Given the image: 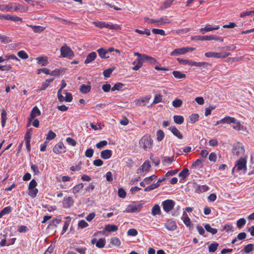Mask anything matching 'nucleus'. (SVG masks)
Wrapping results in <instances>:
<instances>
[{
  "label": "nucleus",
  "mask_w": 254,
  "mask_h": 254,
  "mask_svg": "<svg viewBox=\"0 0 254 254\" xmlns=\"http://www.w3.org/2000/svg\"><path fill=\"white\" fill-rule=\"evenodd\" d=\"M27 26L28 27H30L35 33H41L45 29V28L44 27L39 25H32L27 24Z\"/></svg>",
  "instance_id": "nucleus-24"
},
{
  "label": "nucleus",
  "mask_w": 254,
  "mask_h": 254,
  "mask_svg": "<svg viewBox=\"0 0 254 254\" xmlns=\"http://www.w3.org/2000/svg\"><path fill=\"white\" fill-rule=\"evenodd\" d=\"M114 69H115V67H113L109 68L108 69L104 70L103 72L104 76L105 77H110L111 74L114 71Z\"/></svg>",
  "instance_id": "nucleus-56"
},
{
  "label": "nucleus",
  "mask_w": 254,
  "mask_h": 254,
  "mask_svg": "<svg viewBox=\"0 0 254 254\" xmlns=\"http://www.w3.org/2000/svg\"><path fill=\"white\" fill-rule=\"evenodd\" d=\"M232 126V128L234 129H235L238 131H247V128L246 127L243 126L241 124V122L238 121L236 119L235 123Z\"/></svg>",
  "instance_id": "nucleus-16"
},
{
  "label": "nucleus",
  "mask_w": 254,
  "mask_h": 254,
  "mask_svg": "<svg viewBox=\"0 0 254 254\" xmlns=\"http://www.w3.org/2000/svg\"><path fill=\"white\" fill-rule=\"evenodd\" d=\"M91 86L90 84H82L80 87V91L83 94H86L91 90Z\"/></svg>",
  "instance_id": "nucleus-29"
},
{
  "label": "nucleus",
  "mask_w": 254,
  "mask_h": 254,
  "mask_svg": "<svg viewBox=\"0 0 254 254\" xmlns=\"http://www.w3.org/2000/svg\"><path fill=\"white\" fill-rule=\"evenodd\" d=\"M97 57V54L95 52H92L89 54L84 61L85 64H88L94 61Z\"/></svg>",
  "instance_id": "nucleus-20"
},
{
  "label": "nucleus",
  "mask_w": 254,
  "mask_h": 254,
  "mask_svg": "<svg viewBox=\"0 0 254 254\" xmlns=\"http://www.w3.org/2000/svg\"><path fill=\"white\" fill-rule=\"evenodd\" d=\"M93 23L97 27L100 28H103L105 27V22L96 20L93 21Z\"/></svg>",
  "instance_id": "nucleus-55"
},
{
  "label": "nucleus",
  "mask_w": 254,
  "mask_h": 254,
  "mask_svg": "<svg viewBox=\"0 0 254 254\" xmlns=\"http://www.w3.org/2000/svg\"><path fill=\"white\" fill-rule=\"evenodd\" d=\"M97 52H98L99 56L102 59H107L109 58V57H106V55L107 54V51L104 48H100L97 50Z\"/></svg>",
  "instance_id": "nucleus-39"
},
{
  "label": "nucleus",
  "mask_w": 254,
  "mask_h": 254,
  "mask_svg": "<svg viewBox=\"0 0 254 254\" xmlns=\"http://www.w3.org/2000/svg\"><path fill=\"white\" fill-rule=\"evenodd\" d=\"M181 219L183 220V222L186 225V226L190 228L192 226L190 219L188 217L186 212H183Z\"/></svg>",
  "instance_id": "nucleus-19"
},
{
  "label": "nucleus",
  "mask_w": 254,
  "mask_h": 254,
  "mask_svg": "<svg viewBox=\"0 0 254 254\" xmlns=\"http://www.w3.org/2000/svg\"><path fill=\"white\" fill-rule=\"evenodd\" d=\"M189 175V169L188 168L184 169L179 174V176L183 178H186Z\"/></svg>",
  "instance_id": "nucleus-53"
},
{
  "label": "nucleus",
  "mask_w": 254,
  "mask_h": 254,
  "mask_svg": "<svg viewBox=\"0 0 254 254\" xmlns=\"http://www.w3.org/2000/svg\"><path fill=\"white\" fill-rule=\"evenodd\" d=\"M141 205L130 204L128 205L124 211L126 213H136L141 210Z\"/></svg>",
  "instance_id": "nucleus-10"
},
{
  "label": "nucleus",
  "mask_w": 254,
  "mask_h": 254,
  "mask_svg": "<svg viewBox=\"0 0 254 254\" xmlns=\"http://www.w3.org/2000/svg\"><path fill=\"white\" fill-rule=\"evenodd\" d=\"M204 227L206 231L212 235H214L217 233V229L212 228L209 224H205Z\"/></svg>",
  "instance_id": "nucleus-35"
},
{
  "label": "nucleus",
  "mask_w": 254,
  "mask_h": 254,
  "mask_svg": "<svg viewBox=\"0 0 254 254\" xmlns=\"http://www.w3.org/2000/svg\"><path fill=\"white\" fill-rule=\"evenodd\" d=\"M223 119L224 124H234L235 123L236 120V118L228 116L225 117Z\"/></svg>",
  "instance_id": "nucleus-37"
},
{
  "label": "nucleus",
  "mask_w": 254,
  "mask_h": 254,
  "mask_svg": "<svg viewBox=\"0 0 254 254\" xmlns=\"http://www.w3.org/2000/svg\"><path fill=\"white\" fill-rule=\"evenodd\" d=\"M106 244V240L104 238L99 239L96 243V246L99 248H103Z\"/></svg>",
  "instance_id": "nucleus-46"
},
{
  "label": "nucleus",
  "mask_w": 254,
  "mask_h": 254,
  "mask_svg": "<svg viewBox=\"0 0 254 254\" xmlns=\"http://www.w3.org/2000/svg\"><path fill=\"white\" fill-rule=\"evenodd\" d=\"M157 179V176L155 175H153L149 177H146L145 178V182H146V184L147 185L151 183V182Z\"/></svg>",
  "instance_id": "nucleus-62"
},
{
  "label": "nucleus",
  "mask_w": 254,
  "mask_h": 254,
  "mask_svg": "<svg viewBox=\"0 0 254 254\" xmlns=\"http://www.w3.org/2000/svg\"><path fill=\"white\" fill-rule=\"evenodd\" d=\"M172 73L174 76L177 79L184 78L186 76L185 74L178 70L173 71Z\"/></svg>",
  "instance_id": "nucleus-41"
},
{
  "label": "nucleus",
  "mask_w": 254,
  "mask_h": 254,
  "mask_svg": "<svg viewBox=\"0 0 254 254\" xmlns=\"http://www.w3.org/2000/svg\"><path fill=\"white\" fill-rule=\"evenodd\" d=\"M74 201L72 197L65 196L63 200V205L65 208H68L72 206L73 204Z\"/></svg>",
  "instance_id": "nucleus-15"
},
{
  "label": "nucleus",
  "mask_w": 254,
  "mask_h": 254,
  "mask_svg": "<svg viewBox=\"0 0 254 254\" xmlns=\"http://www.w3.org/2000/svg\"><path fill=\"white\" fill-rule=\"evenodd\" d=\"M230 55V53L227 52L216 53L208 52L205 53V56L207 58H215L217 59L225 58Z\"/></svg>",
  "instance_id": "nucleus-6"
},
{
  "label": "nucleus",
  "mask_w": 254,
  "mask_h": 254,
  "mask_svg": "<svg viewBox=\"0 0 254 254\" xmlns=\"http://www.w3.org/2000/svg\"><path fill=\"white\" fill-rule=\"evenodd\" d=\"M174 122L177 124H182L184 121V118L182 116L175 115L173 117Z\"/></svg>",
  "instance_id": "nucleus-43"
},
{
  "label": "nucleus",
  "mask_w": 254,
  "mask_h": 254,
  "mask_svg": "<svg viewBox=\"0 0 254 254\" xmlns=\"http://www.w3.org/2000/svg\"><path fill=\"white\" fill-rule=\"evenodd\" d=\"M109 29L120 30L121 27L117 24H111L105 22V27Z\"/></svg>",
  "instance_id": "nucleus-45"
},
{
  "label": "nucleus",
  "mask_w": 254,
  "mask_h": 254,
  "mask_svg": "<svg viewBox=\"0 0 254 254\" xmlns=\"http://www.w3.org/2000/svg\"><path fill=\"white\" fill-rule=\"evenodd\" d=\"M165 227L170 231H175L177 228V225L175 221L172 220H168L164 223Z\"/></svg>",
  "instance_id": "nucleus-14"
},
{
  "label": "nucleus",
  "mask_w": 254,
  "mask_h": 254,
  "mask_svg": "<svg viewBox=\"0 0 254 254\" xmlns=\"http://www.w3.org/2000/svg\"><path fill=\"white\" fill-rule=\"evenodd\" d=\"M40 115L41 111L37 106L34 107L31 111L30 117L28 118L29 122L30 123L33 119L40 116Z\"/></svg>",
  "instance_id": "nucleus-12"
},
{
  "label": "nucleus",
  "mask_w": 254,
  "mask_h": 254,
  "mask_svg": "<svg viewBox=\"0 0 254 254\" xmlns=\"http://www.w3.org/2000/svg\"><path fill=\"white\" fill-rule=\"evenodd\" d=\"M247 161L245 158H241L237 161L235 167L232 169V172L236 169L237 171L244 170L246 171L247 170Z\"/></svg>",
  "instance_id": "nucleus-5"
},
{
  "label": "nucleus",
  "mask_w": 254,
  "mask_h": 254,
  "mask_svg": "<svg viewBox=\"0 0 254 254\" xmlns=\"http://www.w3.org/2000/svg\"><path fill=\"white\" fill-rule=\"evenodd\" d=\"M174 157H164L163 158L162 163L164 165H170L174 161Z\"/></svg>",
  "instance_id": "nucleus-32"
},
{
  "label": "nucleus",
  "mask_w": 254,
  "mask_h": 254,
  "mask_svg": "<svg viewBox=\"0 0 254 254\" xmlns=\"http://www.w3.org/2000/svg\"><path fill=\"white\" fill-rule=\"evenodd\" d=\"M28 10V8L25 7L20 4H18L15 7L13 6L12 11H19L20 12H25Z\"/></svg>",
  "instance_id": "nucleus-36"
},
{
  "label": "nucleus",
  "mask_w": 254,
  "mask_h": 254,
  "mask_svg": "<svg viewBox=\"0 0 254 254\" xmlns=\"http://www.w3.org/2000/svg\"><path fill=\"white\" fill-rule=\"evenodd\" d=\"M169 129L171 130V131L172 132V133L176 136L177 138H178L180 139H181L183 138V136L181 133V132L179 131V130L177 128L175 127H171L169 128Z\"/></svg>",
  "instance_id": "nucleus-22"
},
{
  "label": "nucleus",
  "mask_w": 254,
  "mask_h": 254,
  "mask_svg": "<svg viewBox=\"0 0 254 254\" xmlns=\"http://www.w3.org/2000/svg\"><path fill=\"white\" fill-rule=\"evenodd\" d=\"M118 227L115 225H107L105 228L104 230L106 231H108L109 232H116L118 230Z\"/></svg>",
  "instance_id": "nucleus-31"
},
{
  "label": "nucleus",
  "mask_w": 254,
  "mask_h": 254,
  "mask_svg": "<svg viewBox=\"0 0 254 254\" xmlns=\"http://www.w3.org/2000/svg\"><path fill=\"white\" fill-rule=\"evenodd\" d=\"M152 144L153 140L151 138L150 136L148 135L143 136L139 141L140 147L144 150L151 148L152 146Z\"/></svg>",
  "instance_id": "nucleus-3"
},
{
  "label": "nucleus",
  "mask_w": 254,
  "mask_h": 254,
  "mask_svg": "<svg viewBox=\"0 0 254 254\" xmlns=\"http://www.w3.org/2000/svg\"><path fill=\"white\" fill-rule=\"evenodd\" d=\"M157 140L158 141H162L164 138V133L162 130H158L157 132Z\"/></svg>",
  "instance_id": "nucleus-52"
},
{
  "label": "nucleus",
  "mask_w": 254,
  "mask_h": 254,
  "mask_svg": "<svg viewBox=\"0 0 254 254\" xmlns=\"http://www.w3.org/2000/svg\"><path fill=\"white\" fill-rule=\"evenodd\" d=\"M246 223V220L245 218H241L239 219L237 222V227L239 229H241L243 226H244Z\"/></svg>",
  "instance_id": "nucleus-54"
},
{
  "label": "nucleus",
  "mask_w": 254,
  "mask_h": 254,
  "mask_svg": "<svg viewBox=\"0 0 254 254\" xmlns=\"http://www.w3.org/2000/svg\"><path fill=\"white\" fill-rule=\"evenodd\" d=\"M144 21L148 23L155 24L156 26L164 25L166 23H169L170 22V21L166 17H162L158 19L145 17L144 18Z\"/></svg>",
  "instance_id": "nucleus-4"
},
{
  "label": "nucleus",
  "mask_w": 254,
  "mask_h": 254,
  "mask_svg": "<svg viewBox=\"0 0 254 254\" xmlns=\"http://www.w3.org/2000/svg\"><path fill=\"white\" fill-rule=\"evenodd\" d=\"M186 53V50L185 48H181L176 49L173 50L170 54L172 56H179L180 55H183Z\"/></svg>",
  "instance_id": "nucleus-21"
},
{
  "label": "nucleus",
  "mask_w": 254,
  "mask_h": 254,
  "mask_svg": "<svg viewBox=\"0 0 254 254\" xmlns=\"http://www.w3.org/2000/svg\"><path fill=\"white\" fill-rule=\"evenodd\" d=\"M152 32L155 34H159L162 36L166 35L165 31L162 29L153 28L152 30Z\"/></svg>",
  "instance_id": "nucleus-57"
},
{
  "label": "nucleus",
  "mask_w": 254,
  "mask_h": 254,
  "mask_svg": "<svg viewBox=\"0 0 254 254\" xmlns=\"http://www.w3.org/2000/svg\"><path fill=\"white\" fill-rule=\"evenodd\" d=\"M134 55L135 56H137V59L132 63V64H135V65L138 64V60H141L142 59V57H143V56H144V54H141L138 52H134Z\"/></svg>",
  "instance_id": "nucleus-61"
},
{
  "label": "nucleus",
  "mask_w": 254,
  "mask_h": 254,
  "mask_svg": "<svg viewBox=\"0 0 254 254\" xmlns=\"http://www.w3.org/2000/svg\"><path fill=\"white\" fill-rule=\"evenodd\" d=\"M127 234L128 236L134 237L138 234V232L135 229H130L127 231Z\"/></svg>",
  "instance_id": "nucleus-64"
},
{
  "label": "nucleus",
  "mask_w": 254,
  "mask_h": 254,
  "mask_svg": "<svg viewBox=\"0 0 254 254\" xmlns=\"http://www.w3.org/2000/svg\"><path fill=\"white\" fill-rule=\"evenodd\" d=\"M13 6L11 4H0V10L3 12L12 11Z\"/></svg>",
  "instance_id": "nucleus-25"
},
{
  "label": "nucleus",
  "mask_w": 254,
  "mask_h": 254,
  "mask_svg": "<svg viewBox=\"0 0 254 254\" xmlns=\"http://www.w3.org/2000/svg\"><path fill=\"white\" fill-rule=\"evenodd\" d=\"M223 230H225L227 232L229 233L233 231V227L232 224H228L224 226Z\"/></svg>",
  "instance_id": "nucleus-63"
},
{
  "label": "nucleus",
  "mask_w": 254,
  "mask_h": 254,
  "mask_svg": "<svg viewBox=\"0 0 254 254\" xmlns=\"http://www.w3.org/2000/svg\"><path fill=\"white\" fill-rule=\"evenodd\" d=\"M198 118L199 115L198 114H192L189 117L190 123L191 124H193L198 121Z\"/></svg>",
  "instance_id": "nucleus-47"
},
{
  "label": "nucleus",
  "mask_w": 254,
  "mask_h": 254,
  "mask_svg": "<svg viewBox=\"0 0 254 254\" xmlns=\"http://www.w3.org/2000/svg\"><path fill=\"white\" fill-rule=\"evenodd\" d=\"M156 62V60L153 57L144 54V56L142 57V59L138 60V64L135 65V66L132 67V70H139L142 67L143 63L144 62H149L153 64L155 63Z\"/></svg>",
  "instance_id": "nucleus-1"
},
{
  "label": "nucleus",
  "mask_w": 254,
  "mask_h": 254,
  "mask_svg": "<svg viewBox=\"0 0 254 254\" xmlns=\"http://www.w3.org/2000/svg\"><path fill=\"white\" fill-rule=\"evenodd\" d=\"M56 137V133L52 130H50L47 134L46 140L49 141L54 139Z\"/></svg>",
  "instance_id": "nucleus-50"
},
{
  "label": "nucleus",
  "mask_w": 254,
  "mask_h": 254,
  "mask_svg": "<svg viewBox=\"0 0 254 254\" xmlns=\"http://www.w3.org/2000/svg\"><path fill=\"white\" fill-rule=\"evenodd\" d=\"M123 86H124V84L123 83L119 82V83H116L113 86V87L111 88V90L112 91H114L116 90H119L121 88H122Z\"/></svg>",
  "instance_id": "nucleus-60"
},
{
  "label": "nucleus",
  "mask_w": 254,
  "mask_h": 254,
  "mask_svg": "<svg viewBox=\"0 0 254 254\" xmlns=\"http://www.w3.org/2000/svg\"><path fill=\"white\" fill-rule=\"evenodd\" d=\"M175 205V202L171 199H167L162 202L163 209L166 213L172 210Z\"/></svg>",
  "instance_id": "nucleus-7"
},
{
  "label": "nucleus",
  "mask_w": 254,
  "mask_h": 254,
  "mask_svg": "<svg viewBox=\"0 0 254 254\" xmlns=\"http://www.w3.org/2000/svg\"><path fill=\"white\" fill-rule=\"evenodd\" d=\"M29 192L28 194L30 195L31 197L34 198L37 196V194L38 192V190L37 188L35 189H28Z\"/></svg>",
  "instance_id": "nucleus-51"
},
{
  "label": "nucleus",
  "mask_w": 254,
  "mask_h": 254,
  "mask_svg": "<svg viewBox=\"0 0 254 254\" xmlns=\"http://www.w3.org/2000/svg\"><path fill=\"white\" fill-rule=\"evenodd\" d=\"M53 151L56 154H60L66 151V147L62 142H59L55 144L53 148Z\"/></svg>",
  "instance_id": "nucleus-9"
},
{
  "label": "nucleus",
  "mask_w": 254,
  "mask_h": 254,
  "mask_svg": "<svg viewBox=\"0 0 254 254\" xmlns=\"http://www.w3.org/2000/svg\"><path fill=\"white\" fill-rule=\"evenodd\" d=\"M112 155V151L109 149H106L101 152V157L104 159H109Z\"/></svg>",
  "instance_id": "nucleus-23"
},
{
  "label": "nucleus",
  "mask_w": 254,
  "mask_h": 254,
  "mask_svg": "<svg viewBox=\"0 0 254 254\" xmlns=\"http://www.w3.org/2000/svg\"><path fill=\"white\" fill-rule=\"evenodd\" d=\"M219 28V26L218 25H214L212 27L210 24H206L204 27L199 29V32L202 34H204L205 32L218 30Z\"/></svg>",
  "instance_id": "nucleus-17"
},
{
  "label": "nucleus",
  "mask_w": 254,
  "mask_h": 254,
  "mask_svg": "<svg viewBox=\"0 0 254 254\" xmlns=\"http://www.w3.org/2000/svg\"><path fill=\"white\" fill-rule=\"evenodd\" d=\"M11 208L10 206H7V207H4L0 212V218H1L3 216L10 213L11 212Z\"/></svg>",
  "instance_id": "nucleus-44"
},
{
  "label": "nucleus",
  "mask_w": 254,
  "mask_h": 254,
  "mask_svg": "<svg viewBox=\"0 0 254 254\" xmlns=\"http://www.w3.org/2000/svg\"><path fill=\"white\" fill-rule=\"evenodd\" d=\"M61 55L63 58H67L68 59H72L74 54L73 51L68 47L66 45L62 46L60 49Z\"/></svg>",
  "instance_id": "nucleus-2"
},
{
  "label": "nucleus",
  "mask_w": 254,
  "mask_h": 254,
  "mask_svg": "<svg viewBox=\"0 0 254 254\" xmlns=\"http://www.w3.org/2000/svg\"><path fill=\"white\" fill-rule=\"evenodd\" d=\"M18 56L22 59H27L28 58L27 54L23 50L20 51L17 53Z\"/></svg>",
  "instance_id": "nucleus-58"
},
{
  "label": "nucleus",
  "mask_w": 254,
  "mask_h": 254,
  "mask_svg": "<svg viewBox=\"0 0 254 254\" xmlns=\"http://www.w3.org/2000/svg\"><path fill=\"white\" fill-rule=\"evenodd\" d=\"M110 243L114 246L119 247L121 245L120 239L117 237H112L110 239Z\"/></svg>",
  "instance_id": "nucleus-40"
},
{
  "label": "nucleus",
  "mask_w": 254,
  "mask_h": 254,
  "mask_svg": "<svg viewBox=\"0 0 254 254\" xmlns=\"http://www.w3.org/2000/svg\"><path fill=\"white\" fill-rule=\"evenodd\" d=\"M183 104V101L180 99H176L172 102V105L175 108L181 107Z\"/></svg>",
  "instance_id": "nucleus-49"
},
{
  "label": "nucleus",
  "mask_w": 254,
  "mask_h": 254,
  "mask_svg": "<svg viewBox=\"0 0 254 254\" xmlns=\"http://www.w3.org/2000/svg\"><path fill=\"white\" fill-rule=\"evenodd\" d=\"M208 190V187L206 185H197L195 188V190L198 193L206 191Z\"/></svg>",
  "instance_id": "nucleus-34"
},
{
  "label": "nucleus",
  "mask_w": 254,
  "mask_h": 254,
  "mask_svg": "<svg viewBox=\"0 0 254 254\" xmlns=\"http://www.w3.org/2000/svg\"><path fill=\"white\" fill-rule=\"evenodd\" d=\"M245 149L243 145L240 142L235 143L233 147V154L237 156H239L244 153Z\"/></svg>",
  "instance_id": "nucleus-8"
},
{
  "label": "nucleus",
  "mask_w": 254,
  "mask_h": 254,
  "mask_svg": "<svg viewBox=\"0 0 254 254\" xmlns=\"http://www.w3.org/2000/svg\"><path fill=\"white\" fill-rule=\"evenodd\" d=\"M161 210L160 206L156 204H155L151 210V214L153 216H156L157 215H160Z\"/></svg>",
  "instance_id": "nucleus-26"
},
{
  "label": "nucleus",
  "mask_w": 254,
  "mask_h": 254,
  "mask_svg": "<svg viewBox=\"0 0 254 254\" xmlns=\"http://www.w3.org/2000/svg\"><path fill=\"white\" fill-rule=\"evenodd\" d=\"M88 226V224L84 220H81L78 223V227L81 229L86 228Z\"/></svg>",
  "instance_id": "nucleus-59"
},
{
  "label": "nucleus",
  "mask_w": 254,
  "mask_h": 254,
  "mask_svg": "<svg viewBox=\"0 0 254 254\" xmlns=\"http://www.w3.org/2000/svg\"><path fill=\"white\" fill-rule=\"evenodd\" d=\"M54 80V78L46 79L45 82L42 83L39 90H45L50 85V83Z\"/></svg>",
  "instance_id": "nucleus-38"
},
{
  "label": "nucleus",
  "mask_w": 254,
  "mask_h": 254,
  "mask_svg": "<svg viewBox=\"0 0 254 254\" xmlns=\"http://www.w3.org/2000/svg\"><path fill=\"white\" fill-rule=\"evenodd\" d=\"M218 245V244L217 243L211 244L208 247L209 252L210 253L215 252L216 251Z\"/></svg>",
  "instance_id": "nucleus-48"
},
{
  "label": "nucleus",
  "mask_w": 254,
  "mask_h": 254,
  "mask_svg": "<svg viewBox=\"0 0 254 254\" xmlns=\"http://www.w3.org/2000/svg\"><path fill=\"white\" fill-rule=\"evenodd\" d=\"M38 63L41 66H46L48 64V58L46 57H39L36 58Z\"/></svg>",
  "instance_id": "nucleus-27"
},
{
  "label": "nucleus",
  "mask_w": 254,
  "mask_h": 254,
  "mask_svg": "<svg viewBox=\"0 0 254 254\" xmlns=\"http://www.w3.org/2000/svg\"><path fill=\"white\" fill-rule=\"evenodd\" d=\"M150 167L151 165L149 162L148 161H145L141 165L140 168L137 169V173L140 174L141 172H146L150 169Z\"/></svg>",
  "instance_id": "nucleus-18"
},
{
  "label": "nucleus",
  "mask_w": 254,
  "mask_h": 254,
  "mask_svg": "<svg viewBox=\"0 0 254 254\" xmlns=\"http://www.w3.org/2000/svg\"><path fill=\"white\" fill-rule=\"evenodd\" d=\"M198 40H201V41H206V40L210 41V40H216V41H219L220 42L223 41V38L222 37H219V36H217L215 35H209V36L205 35V36H200L198 38Z\"/></svg>",
  "instance_id": "nucleus-11"
},
{
  "label": "nucleus",
  "mask_w": 254,
  "mask_h": 254,
  "mask_svg": "<svg viewBox=\"0 0 254 254\" xmlns=\"http://www.w3.org/2000/svg\"><path fill=\"white\" fill-rule=\"evenodd\" d=\"M174 1V0H166L164 2L163 5H161L160 7V9L161 10H164L165 9H166V8L169 7L172 4Z\"/></svg>",
  "instance_id": "nucleus-42"
},
{
  "label": "nucleus",
  "mask_w": 254,
  "mask_h": 254,
  "mask_svg": "<svg viewBox=\"0 0 254 254\" xmlns=\"http://www.w3.org/2000/svg\"><path fill=\"white\" fill-rule=\"evenodd\" d=\"M84 187V184L83 183H79L78 185L75 186L72 189V192L76 194L78 192H79Z\"/></svg>",
  "instance_id": "nucleus-33"
},
{
  "label": "nucleus",
  "mask_w": 254,
  "mask_h": 254,
  "mask_svg": "<svg viewBox=\"0 0 254 254\" xmlns=\"http://www.w3.org/2000/svg\"><path fill=\"white\" fill-rule=\"evenodd\" d=\"M65 218L66 219V221L64 222V227L63 228V230L61 232L62 235L64 234L66 231V230L69 226V223L71 220V218L70 216H67Z\"/></svg>",
  "instance_id": "nucleus-30"
},
{
  "label": "nucleus",
  "mask_w": 254,
  "mask_h": 254,
  "mask_svg": "<svg viewBox=\"0 0 254 254\" xmlns=\"http://www.w3.org/2000/svg\"><path fill=\"white\" fill-rule=\"evenodd\" d=\"M188 64L191 66H206L208 64L205 62H196L190 60V62H188Z\"/></svg>",
  "instance_id": "nucleus-28"
},
{
  "label": "nucleus",
  "mask_w": 254,
  "mask_h": 254,
  "mask_svg": "<svg viewBox=\"0 0 254 254\" xmlns=\"http://www.w3.org/2000/svg\"><path fill=\"white\" fill-rule=\"evenodd\" d=\"M151 96L150 95H147L144 98H139L135 100L134 102L136 106H142L145 105L148 103L149 101L151 99Z\"/></svg>",
  "instance_id": "nucleus-13"
}]
</instances>
